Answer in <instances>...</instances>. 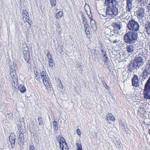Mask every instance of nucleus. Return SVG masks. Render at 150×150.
<instances>
[{"mask_svg":"<svg viewBox=\"0 0 150 150\" xmlns=\"http://www.w3.org/2000/svg\"><path fill=\"white\" fill-rule=\"evenodd\" d=\"M24 135L23 133L21 132L20 133L18 136V143L19 145H22L24 143Z\"/></svg>","mask_w":150,"mask_h":150,"instance_id":"9","label":"nucleus"},{"mask_svg":"<svg viewBox=\"0 0 150 150\" xmlns=\"http://www.w3.org/2000/svg\"><path fill=\"white\" fill-rule=\"evenodd\" d=\"M147 8L148 9V11L149 12H150V1L147 6Z\"/></svg>","mask_w":150,"mask_h":150,"instance_id":"44","label":"nucleus"},{"mask_svg":"<svg viewBox=\"0 0 150 150\" xmlns=\"http://www.w3.org/2000/svg\"><path fill=\"white\" fill-rule=\"evenodd\" d=\"M56 139L57 141V142H56V145H59L60 146V144H62V143L65 142V139L61 136H59L58 137H56Z\"/></svg>","mask_w":150,"mask_h":150,"instance_id":"8","label":"nucleus"},{"mask_svg":"<svg viewBox=\"0 0 150 150\" xmlns=\"http://www.w3.org/2000/svg\"><path fill=\"white\" fill-rule=\"evenodd\" d=\"M138 35L137 33L132 32V43L137 42Z\"/></svg>","mask_w":150,"mask_h":150,"instance_id":"14","label":"nucleus"},{"mask_svg":"<svg viewBox=\"0 0 150 150\" xmlns=\"http://www.w3.org/2000/svg\"><path fill=\"white\" fill-rule=\"evenodd\" d=\"M46 74L45 71H42L40 73L41 78L42 80L43 83L45 86L46 88L47 89L50 85Z\"/></svg>","mask_w":150,"mask_h":150,"instance_id":"3","label":"nucleus"},{"mask_svg":"<svg viewBox=\"0 0 150 150\" xmlns=\"http://www.w3.org/2000/svg\"><path fill=\"white\" fill-rule=\"evenodd\" d=\"M59 148L61 150H68L69 147L65 141L62 144H60Z\"/></svg>","mask_w":150,"mask_h":150,"instance_id":"15","label":"nucleus"},{"mask_svg":"<svg viewBox=\"0 0 150 150\" xmlns=\"http://www.w3.org/2000/svg\"><path fill=\"white\" fill-rule=\"evenodd\" d=\"M91 27H94L96 26V25L95 24V21L94 20H91Z\"/></svg>","mask_w":150,"mask_h":150,"instance_id":"31","label":"nucleus"},{"mask_svg":"<svg viewBox=\"0 0 150 150\" xmlns=\"http://www.w3.org/2000/svg\"><path fill=\"white\" fill-rule=\"evenodd\" d=\"M18 89L21 92L23 93L26 91L25 88L23 84H21L18 87Z\"/></svg>","mask_w":150,"mask_h":150,"instance_id":"17","label":"nucleus"},{"mask_svg":"<svg viewBox=\"0 0 150 150\" xmlns=\"http://www.w3.org/2000/svg\"><path fill=\"white\" fill-rule=\"evenodd\" d=\"M120 128L122 129H124L125 128V127L124 125L122 123H120Z\"/></svg>","mask_w":150,"mask_h":150,"instance_id":"40","label":"nucleus"},{"mask_svg":"<svg viewBox=\"0 0 150 150\" xmlns=\"http://www.w3.org/2000/svg\"><path fill=\"white\" fill-rule=\"evenodd\" d=\"M57 125H58L57 122L55 121H54L53 122V127L54 128V127H58Z\"/></svg>","mask_w":150,"mask_h":150,"instance_id":"36","label":"nucleus"},{"mask_svg":"<svg viewBox=\"0 0 150 150\" xmlns=\"http://www.w3.org/2000/svg\"><path fill=\"white\" fill-rule=\"evenodd\" d=\"M148 63H147L145 69L142 72L143 78L145 79L150 75V61H148Z\"/></svg>","mask_w":150,"mask_h":150,"instance_id":"5","label":"nucleus"},{"mask_svg":"<svg viewBox=\"0 0 150 150\" xmlns=\"http://www.w3.org/2000/svg\"><path fill=\"white\" fill-rule=\"evenodd\" d=\"M81 17L83 20L82 23L84 24V25L85 24H87V20L85 18V17L83 15H82Z\"/></svg>","mask_w":150,"mask_h":150,"instance_id":"30","label":"nucleus"},{"mask_svg":"<svg viewBox=\"0 0 150 150\" xmlns=\"http://www.w3.org/2000/svg\"><path fill=\"white\" fill-rule=\"evenodd\" d=\"M10 82H11L12 85L13 87H16V86H17L18 84L17 80L16 79H14V80L11 79L10 81Z\"/></svg>","mask_w":150,"mask_h":150,"instance_id":"23","label":"nucleus"},{"mask_svg":"<svg viewBox=\"0 0 150 150\" xmlns=\"http://www.w3.org/2000/svg\"><path fill=\"white\" fill-rule=\"evenodd\" d=\"M28 14L26 11L24 10L22 12V15L23 18L28 16Z\"/></svg>","mask_w":150,"mask_h":150,"instance_id":"29","label":"nucleus"},{"mask_svg":"<svg viewBox=\"0 0 150 150\" xmlns=\"http://www.w3.org/2000/svg\"><path fill=\"white\" fill-rule=\"evenodd\" d=\"M11 142V145L12 147H13L15 146V141H13V140L10 139L9 140Z\"/></svg>","mask_w":150,"mask_h":150,"instance_id":"33","label":"nucleus"},{"mask_svg":"<svg viewBox=\"0 0 150 150\" xmlns=\"http://www.w3.org/2000/svg\"><path fill=\"white\" fill-rule=\"evenodd\" d=\"M132 52H133V50H132Z\"/></svg>","mask_w":150,"mask_h":150,"instance_id":"53","label":"nucleus"},{"mask_svg":"<svg viewBox=\"0 0 150 150\" xmlns=\"http://www.w3.org/2000/svg\"><path fill=\"white\" fill-rule=\"evenodd\" d=\"M29 16H28L25 17L24 18H25V19L26 20V21L28 22V24L30 25L29 23Z\"/></svg>","mask_w":150,"mask_h":150,"instance_id":"42","label":"nucleus"},{"mask_svg":"<svg viewBox=\"0 0 150 150\" xmlns=\"http://www.w3.org/2000/svg\"><path fill=\"white\" fill-rule=\"evenodd\" d=\"M76 132H77V134L78 135L80 136L81 135V133L80 130L79 129H77Z\"/></svg>","mask_w":150,"mask_h":150,"instance_id":"43","label":"nucleus"},{"mask_svg":"<svg viewBox=\"0 0 150 150\" xmlns=\"http://www.w3.org/2000/svg\"><path fill=\"white\" fill-rule=\"evenodd\" d=\"M13 69H14V70H15V69H12H12H11V70H10V72H13Z\"/></svg>","mask_w":150,"mask_h":150,"instance_id":"48","label":"nucleus"},{"mask_svg":"<svg viewBox=\"0 0 150 150\" xmlns=\"http://www.w3.org/2000/svg\"><path fill=\"white\" fill-rule=\"evenodd\" d=\"M111 25L114 28V29L117 30H120L121 28L120 26V23H113Z\"/></svg>","mask_w":150,"mask_h":150,"instance_id":"18","label":"nucleus"},{"mask_svg":"<svg viewBox=\"0 0 150 150\" xmlns=\"http://www.w3.org/2000/svg\"><path fill=\"white\" fill-rule=\"evenodd\" d=\"M143 60L141 57H136L133 63V68H136V70L137 69V68H139L140 66L143 64Z\"/></svg>","mask_w":150,"mask_h":150,"instance_id":"4","label":"nucleus"},{"mask_svg":"<svg viewBox=\"0 0 150 150\" xmlns=\"http://www.w3.org/2000/svg\"><path fill=\"white\" fill-rule=\"evenodd\" d=\"M36 73H35V74L36 75H37V74L38 73V72H36ZM36 77H37V75H36Z\"/></svg>","mask_w":150,"mask_h":150,"instance_id":"52","label":"nucleus"},{"mask_svg":"<svg viewBox=\"0 0 150 150\" xmlns=\"http://www.w3.org/2000/svg\"><path fill=\"white\" fill-rule=\"evenodd\" d=\"M46 56L48 58V60L49 59L52 58V56L50 54V53L49 52H48L46 55Z\"/></svg>","mask_w":150,"mask_h":150,"instance_id":"37","label":"nucleus"},{"mask_svg":"<svg viewBox=\"0 0 150 150\" xmlns=\"http://www.w3.org/2000/svg\"><path fill=\"white\" fill-rule=\"evenodd\" d=\"M77 150H82V147L81 145L79 143H76Z\"/></svg>","mask_w":150,"mask_h":150,"instance_id":"28","label":"nucleus"},{"mask_svg":"<svg viewBox=\"0 0 150 150\" xmlns=\"http://www.w3.org/2000/svg\"><path fill=\"white\" fill-rule=\"evenodd\" d=\"M23 146H20V149H23Z\"/></svg>","mask_w":150,"mask_h":150,"instance_id":"50","label":"nucleus"},{"mask_svg":"<svg viewBox=\"0 0 150 150\" xmlns=\"http://www.w3.org/2000/svg\"><path fill=\"white\" fill-rule=\"evenodd\" d=\"M51 4L52 6H54L56 4V0H50Z\"/></svg>","mask_w":150,"mask_h":150,"instance_id":"34","label":"nucleus"},{"mask_svg":"<svg viewBox=\"0 0 150 150\" xmlns=\"http://www.w3.org/2000/svg\"><path fill=\"white\" fill-rule=\"evenodd\" d=\"M145 28L148 33H150V22L146 24Z\"/></svg>","mask_w":150,"mask_h":150,"instance_id":"24","label":"nucleus"},{"mask_svg":"<svg viewBox=\"0 0 150 150\" xmlns=\"http://www.w3.org/2000/svg\"><path fill=\"white\" fill-rule=\"evenodd\" d=\"M54 131L55 132H57L58 131V127H54Z\"/></svg>","mask_w":150,"mask_h":150,"instance_id":"46","label":"nucleus"},{"mask_svg":"<svg viewBox=\"0 0 150 150\" xmlns=\"http://www.w3.org/2000/svg\"><path fill=\"white\" fill-rule=\"evenodd\" d=\"M23 54L24 55V58L27 62H28L30 59V55L29 52L27 51H23Z\"/></svg>","mask_w":150,"mask_h":150,"instance_id":"12","label":"nucleus"},{"mask_svg":"<svg viewBox=\"0 0 150 150\" xmlns=\"http://www.w3.org/2000/svg\"><path fill=\"white\" fill-rule=\"evenodd\" d=\"M144 97L146 99L150 98V90L144 89Z\"/></svg>","mask_w":150,"mask_h":150,"instance_id":"13","label":"nucleus"},{"mask_svg":"<svg viewBox=\"0 0 150 150\" xmlns=\"http://www.w3.org/2000/svg\"><path fill=\"white\" fill-rule=\"evenodd\" d=\"M127 5L128 8L127 11L130 12L131 9V1L130 0H127Z\"/></svg>","mask_w":150,"mask_h":150,"instance_id":"21","label":"nucleus"},{"mask_svg":"<svg viewBox=\"0 0 150 150\" xmlns=\"http://www.w3.org/2000/svg\"><path fill=\"white\" fill-rule=\"evenodd\" d=\"M103 84L104 86L105 87V88L107 89V88H108V87L106 84L105 82L103 83Z\"/></svg>","mask_w":150,"mask_h":150,"instance_id":"45","label":"nucleus"},{"mask_svg":"<svg viewBox=\"0 0 150 150\" xmlns=\"http://www.w3.org/2000/svg\"><path fill=\"white\" fill-rule=\"evenodd\" d=\"M117 3V1L115 0H105L104 4L106 8V15L112 16L113 15L116 16L118 14V8L114 6Z\"/></svg>","mask_w":150,"mask_h":150,"instance_id":"1","label":"nucleus"},{"mask_svg":"<svg viewBox=\"0 0 150 150\" xmlns=\"http://www.w3.org/2000/svg\"><path fill=\"white\" fill-rule=\"evenodd\" d=\"M16 137V136L15 134L11 133L9 137V140L11 139L13 141H15Z\"/></svg>","mask_w":150,"mask_h":150,"instance_id":"25","label":"nucleus"},{"mask_svg":"<svg viewBox=\"0 0 150 150\" xmlns=\"http://www.w3.org/2000/svg\"><path fill=\"white\" fill-rule=\"evenodd\" d=\"M29 150H35V148L33 145H30L29 147Z\"/></svg>","mask_w":150,"mask_h":150,"instance_id":"38","label":"nucleus"},{"mask_svg":"<svg viewBox=\"0 0 150 150\" xmlns=\"http://www.w3.org/2000/svg\"><path fill=\"white\" fill-rule=\"evenodd\" d=\"M114 142L117 147L120 149L121 148V146H122V145L119 139H118V140H115L114 141Z\"/></svg>","mask_w":150,"mask_h":150,"instance_id":"19","label":"nucleus"},{"mask_svg":"<svg viewBox=\"0 0 150 150\" xmlns=\"http://www.w3.org/2000/svg\"><path fill=\"white\" fill-rule=\"evenodd\" d=\"M49 62V65L51 67H53L54 64V63L53 62L52 59L51 58L48 60Z\"/></svg>","mask_w":150,"mask_h":150,"instance_id":"27","label":"nucleus"},{"mask_svg":"<svg viewBox=\"0 0 150 150\" xmlns=\"http://www.w3.org/2000/svg\"><path fill=\"white\" fill-rule=\"evenodd\" d=\"M84 30L85 33L86 34V36H87L88 35L90 34V32L89 31V28L88 27V24H85L84 25Z\"/></svg>","mask_w":150,"mask_h":150,"instance_id":"20","label":"nucleus"},{"mask_svg":"<svg viewBox=\"0 0 150 150\" xmlns=\"http://www.w3.org/2000/svg\"><path fill=\"white\" fill-rule=\"evenodd\" d=\"M118 42V41L117 40H114L113 41V43H116L117 42Z\"/></svg>","mask_w":150,"mask_h":150,"instance_id":"47","label":"nucleus"},{"mask_svg":"<svg viewBox=\"0 0 150 150\" xmlns=\"http://www.w3.org/2000/svg\"><path fill=\"white\" fill-rule=\"evenodd\" d=\"M16 76L15 74V73L13 72H11L10 73V76L9 77L10 81L11 79L14 80V79H16Z\"/></svg>","mask_w":150,"mask_h":150,"instance_id":"22","label":"nucleus"},{"mask_svg":"<svg viewBox=\"0 0 150 150\" xmlns=\"http://www.w3.org/2000/svg\"><path fill=\"white\" fill-rule=\"evenodd\" d=\"M63 15V12L62 11H59L57 13L56 15V18L60 19V18Z\"/></svg>","mask_w":150,"mask_h":150,"instance_id":"26","label":"nucleus"},{"mask_svg":"<svg viewBox=\"0 0 150 150\" xmlns=\"http://www.w3.org/2000/svg\"><path fill=\"white\" fill-rule=\"evenodd\" d=\"M139 2H142V1H143L144 0H138Z\"/></svg>","mask_w":150,"mask_h":150,"instance_id":"49","label":"nucleus"},{"mask_svg":"<svg viewBox=\"0 0 150 150\" xmlns=\"http://www.w3.org/2000/svg\"><path fill=\"white\" fill-rule=\"evenodd\" d=\"M39 125H42L43 124L42 119V117L38 118Z\"/></svg>","mask_w":150,"mask_h":150,"instance_id":"32","label":"nucleus"},{"mask_svg":"<svg viewBox=\"0 0 150 150\" xmlns=\"http://www.w3.org/2000/svg\"><path fill=\"white\" fill-rule=\"evenodd\" d=\"M139 82V77L137 75H134L132 79V85L136 87H138Z\"/></svg>","mask_w":150,"mask_h":150,"instance_id":"6","label":"nucleus"},{"mask_svg":"<svg viewBox=\"0 0 150 150\" xmlns=\"http://www.w3.org/2000/svg\"><path fill=\"white\" fill-rule=\"evenodd\" d=\"M103 57H104V63H105L106 62H107L108 61V57H106V55L105 54L104 55Z\"/></svg>","mask_w":150,"mask_h":150,"instance_id":"41","label":"nucleus"},{"mask_svg":"<svg viewBox=\"0 0 150 150\" xmlns=\"http://www.w3.org/2000/svg\"><path fill=\"white\" fill-rule=\"evenodd\" d=\"M139 25L137 22L132 19V30L137 31L139 29Z\"/></svg>","mask_w":150,"mask_h":150,"instance_id":"7","label":"nucleus"},{"mask_svg":"<svg viewBox=\"0 0 150 150\" xmlns=\"http://www.w3.org/2000/svg\"><path fill=\"white\" fill-rule=\"evenodd\" d=\"M119 30H117L115 29H114L112 31H111V32L112 33L113 32L114 34H117L118 33V31Z\"/></svg>","mask_w":150,"mask_h":150,"instance_id":"39","label":"nucleus"},{"mask_svg":"<svg viewBox=\"0 0 150 150\" xmlns=\"http://www.w3.org/2000/svg\"><path fill=\"white\" fill-rule=\"evenodd\" d=\"M106 120L107 121L110 120L113 121H115V119L114 116L110 113H108L106 115Z\"/></svg>","mask_w":150,"mask_h":150,"instance_id":"11","label":"nucleus"},{"mask_svg":"<svg viewBox=\"0 0 150 150\" xmlns=\"http://www.w3.org/2000/svg\"><path fill=\"white\" fill-rule=\"evenodd\" d=\"M127 51L130 53H131V45H129L127 46Z\"/></svg>","mask_w":150,"mask_h":150,"instance_id":"35","label":"nucleus"},{"mask_svg":"<svg viewBox=\"0 0 150 150\" xmlns=\"http://www.w3.org/2000/svg\"><path fill=\"white\" fill-rule=\"evenodd\" d=\"M144 9L142 8H139L138 11L137 12L138 17L141 18L144 16Z\"/></svg>","mask_w":150,"mask_h":150,"instance_id":"10","label":"nucleus"},{"mask_svg":"<svg viewBox=\"0 0 150 150\" xmlns=\"http://www.w3.org/2000/svg\"><path fill=\"white\" fill-rule=\"evenodd\" d=\"M131 21H129V23L127 24V27L128 30H127V33L125 35L124 38L125 41L128 44H131Z\"/></svg>","mask_w":150,"mask_h":150,"instance_id":"2","label":"nucleus"},{"mask_svg":"<svg viewBox=\"0 0 150 150\" xmlns=\"http://www.w3.org/2000/svg\"><path fill=\"white\" fill-rule=\"evenodd\" d=\"M133 88V89H134V90H136L137 89V88H134H134Z\"/></svg>","mask_w":150,"mask_h":150,"instance_id":"51","label":"nucleus"},{"mask_svg":"<svg viewBox=\"0 0 150 150\" xmlns=\"http://www.w3.org/2000/svg\"><path fill=\"white\" fill-rule=\"evenodd\" d=\"M144 89L150 90V76L145 84Z\"/></svg>","mask_w":150,"mask_h":150,"instance_id":"16","label":"nucleus"}]
</instances>
